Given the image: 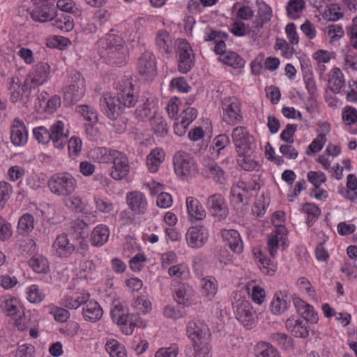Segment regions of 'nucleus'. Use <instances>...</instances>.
I'll return each mask as SVG.
<instances>
[{
  "label": "nucleus",
  "instance_id": "24",
  "mask_svg": "<svg viewBox=\"0 0 357 357\" xmlns=\"http://www.w3.org/2000/svg\"><path fill=\"white\" fill-rule=\"evenodd\" d=\"M185 237L188 245L192 248H199L204 245V236L202 227H190Z\"/></svg>",
  "mask_w": 357,
  "mask_h": 357
},
{
  "label": "nucleus",
  "instance_id": "33",
  "mask_svg": "<svg viewBox=\"0 0 357 357\" xmlns=\"http://www.w3.org/2000/svg\"><path fill=\"white\" fill-rule=\"evenodd\" d=\"M202 294L207 298H211L217 292L218 284L215 278L207 276L202 279Z\"/></svg>",
  "mask_w": 357,
  "mask_h": 357
},
{
  "label": "nucleus",
  "instance_id": "30",
  "mask_svg": "<svg viewBox=\"0 0 357 357\" xmlns=\"http://www.w3.org/2000/svg\"><path fill=\"white\" fill-rule=\"evenodd\" d=\"M71 229L74 231V238L79 241V238H86L90 231L89 225L83 220H75L71 222Z\"/></svg>",
  "mask_w": 357,
  "mask_h": 357
},
{
  "label": "nucleus",
  "instance_id": "51",
  "mask_svg": "<svg viewBox=\"0 0 357 357\" xmlns=\"http://www.w3.org/2000/svg\"><path fill=\"white\" fill-rule=\"evenodd\" d=\"M12 193L11 185L6 182H0V209L3 208Z\"/></svg>",
  "mask_w": 357,
  "mask_h": 357
},
{
  "label": "nucleus",
  "instance_id": "16",
  "mask_svg": "<svg viewBox=\"0 0 357 357\" xmlns=\"http://www.w3.org/2000/svg\"><path fill=\"white\" fill-rule=\"evenodd\" d=\"M127 204L129 208L137 215L144 214L147 210V200L140 192L134 191L127 193Z\"/></svg>",
  "mask_w": 357,
  "mask_h": 357
},
{
  "label": "nucleus",
  "instance_id": "26",
  "mask_svg": "<svg viewBox=\"0 0 357 357\" xmlns=\"http://www.w3.org/2000/svg\"><path fill=\"white\" fill-rule=\"evenodd\" d=\"M186 206L190 217L195 218L197 220H202L206 217V211L197 199L192 197H187Z\"/></svg>",
  "mask_w": 357,
  "mask_h": 357
},
{
  "label": "nucleus",
  "instance_id": "52",
  "mask_svg": "<svg viewBox=\"0 0 357 357\" xmlns=\"http://www.w3.org/2000/svg\"><path fill=\"white\" fill-rule=\"evenodd\" d=\"M38 86L26 79L22 87V97L27 101L31 100L38 92Z\"/></svg>",
  "mask_w": 357,
  "mask_h": 357
},
{
  "label": "nucleus",
  "instance_id": "27",
  "mask_svg": "<svg viewBox=\"0 0 357 357\" xmlns=\"http://www.w3.org/2000/svg\"><path fill=\"white\" fill-rule=\"evenodd\" d=\"M151 130L158 137H163L167 134V124L160 114L153 112V116L150 119Z\"/></svg>",
  "mask_w": 357,
  "mask_h": 357
},
{
  "label": "nucleus",
  "instance_id": "29",
  "mask_svg": "<svg viewBox=\"0 0 357 357\" xmlns=\"http://www.w3.org/2000/svg\"><path fill=\"white\" fill-rule=\"evenodd\" d=\"M254 351L255 357H280L278 350L265 342H258L255 347Z\"/></svg>",
  "mask_w": 357,
  "mask_h": 357
},
{
  "label": "nucleus",
  "instance_id": "31",
  "mask_svg": "<svg viewBox=\"0 0 357 357\" xmlns=\"http://www.w3.org/2000/svg\"><path fill=\"white\" fill-rule=\"evenodd\" d=\"M154 109V104L146 99V101L135 111L134 115L135 118L140 121L150 120L153 116L152 110Z\"/></svg>",
  "mask_w": 357,
  "mask_h": 357
},
{
  "label": "nucleus",
  "instance_id": "18",
  "mask_svg": "<svg viewBox=\"0 0 357 357\" xmlns=\"http://www.w3.org/2000/svg\"><path fill=\"white\" fill-rule=\"evenodd\" d=\"M52 248L56 255L60 257H68L75 250V245L70 243L68 235L65 233L57 236L53 243Z\"/></svg>",
  "mask_w": 357,
  "mask_h": 357
},
{
  "label": "nucleus",
  "instance_id": "44",
  "mask_svg": "<svg viewBox=\"0 0 357 357\" xmlns=\"http://www.w3.org/2000/svg\"><path fill=\"white\" fill-rule=\"evenodd\" d=\"M238 165L245 171H252L257 165V162L252 158L250 152L245 154L238 155Z\"/></svg>",
  "mask_w": 357,
  "mask_h": 357
},
{
  "label": "nucleus",
  "instance_id": "4",
  "mask_svg": "<svg viewBox=\"0 0 357 357\" xmlns=\"http://www.w3.org/2000/svg\"><path fill=\"white\" fill-rule=\"evenodd\" d=\"M48 187L53 194L68 197L75 191L76 180L68 172L56 173L50 177Z\"/></svg>",
  "mask_w": 357,
  "mask_h": 357
},
{
  "label": "nucleus",
  "instance_id": "58",
  "mask_svg": "<svg viewBox=\"0 0 357 357\" xmlns=\"http://www.w3.org/2000/svg\"><path fill=\"white\" fill-rule=\"evenodd\" d=\"M301 316L304 319L303 321L311 324H316L319 320L317 313L314 311L313 307L310 304L304 309L303 312H301Z\"/></svg>",
  "mask_w": 357,
  "mask_h": 357
},
{
  "label": "nucleus",
  "instance_id": "56",
  "mask_svg": "<svg viewBox=\"0 0 357 357\" xmlns=\"http://www.w3.org/2000/svg\"><path fill=\"white\" fill-rule=\"evenodd\" d=\"M342 119L347 125L354 124L357 121V110L352 107H347L342 113Z\"/></svg>",
  "mask_w": 357,
  "mask_h": 357
},
{
  "label": "nucleus",
  "instance_id": "21",
  "mask_svg": "<svg viewBox=\"0 0 357 357\" xmlns=\"http://www.w3.org/2000/svg\"><path fill=\"white\" fill-rule=\"evenodd\" d=\"M291 301V295L281 291L275 293L270 306L272 313L280 314L284 312L289 306Z\"/></svg>",
  "mask_w": 357,
  "mask_h": 357
},
{
  "label": "nucleus",
  "instance_id": "35",
  "mask_svg": "<svg viewBox=\"0 0 357 357\" xmlns=\"http://www.w3.org/2000/svg\"><path fill=\"white\" fill-rule=\"evenodd\" d=\"M329 83L332 84L331 90L335 93H339L341 88L344 84V79L341 70L337 68L333 69V74L329 79Z\"/></svg>",
  "mask_w": 357,
  "mask_h": 357
},
{
  "label": "nucleus",
  "instance_id": "6",
  "mask_svg": "<svg viewBox=\"0 0 357 357\" xmlns=\"http://www.w3.org/2000/svg\"><path fill=\"white\" fill-rule=\"evenodd\" d=\"M63 102L70 106L78 102L85 93V81L79 72L72 76V84L63 89Z\"/></svg>",
  "mask_w": 357,
  "mask_h": 357
},
{
  "label": "nucleus",
  "instance_id": "55",
  "mask_svg": "<svg viewBox=\"0 0 357 357\" xmlns=\"http://www.w3.org/2000/svg\"><path fill=\"white\" fill-rule=\"evenodd\" d=\"M170 86L183 93H187L190 89V86L183 77L172 79L170 82Z\"/></svg>",
  "mask_w": 357,
  "mask_h": 357
},
{
  "label": "nucleus",
  "instance_id": "39",
  "mask_svg": "<svg viewBox=\"0 0 357 357\" xmlns=\"http://www.w3.org/2000/svg\"><path fill=\"white\" fill-rule=\"evenodd\" d=\"M105 348L111 357H126L124 347L115 340L107 342Z\"/></svg>",
  "mask_w": 357,
  "mask_h": 357
},
{
  "label": "nucleus",
  "instance_id": "15",
  "mask_svg": "<svg viewBox=\"0 0 357 357\" xmlns=\"http://www.w3.org/2000/svg\"><path fill=\"white\" fill-rule=\"evenodd\" d=\"M10 139L16 146H24L28 141V131L24 122L15 118L10 126Z\"/></svg>",
  "mask_w": 357,
  "mask_h": 357
},
{
  "label": "nucleus",
  "instance_id": "10",
  "mask_svg": "<svg viewBox=\"0 0 357 357\" xmlns=\"http://www.w3.org/2000/svg\"><path fill=\"white\" fill-rule=\"evenodd\" d=\"M223 120L229 125H235L243 119L240 102L235 98H225L222 101Z\"/></svg>",
  "mask_w": 357,
  "mask_h": 357
},
{
  "label": "nucleus",
  "instance_id": "47",
  "mask_svg": "<svg viewBox=\"0 0 357 357\" xmlns=\"http://www.w3.org/2000/svg\"><path fill=\"white\" fill-rule=\"evenodd\" d=\"M326 135L323 133L319 134L317 138L314 139L307 146L306 154L307 155H311L312 153L321 151L326 142Z\"/></svg>",
  "mask_w": 357,
  "mask_h": 357
},
{
  "label": "nucleus",
  "instance_id": "43",
  "mask_svg": "<svg viewBox=\"0 0 357 357\" xmlns=\"http://www.w3.org/2000/svg\"><path fill=\"white\" fill-rule=\"evenodd\" d=\"M77 112L79 113L86 121L93 123L98 122V114L91 107L87 105H79L77 107Z\"/></svg>",
  "mask_w": 357,
  "mask_h": 357
},
{
  "label": "nucleus",
  "instance_id": "62",
  "mask_svg": "<svg viewBox=\"0 0 357 357\" xmlns=\"http://www.w3.org/2000/svg\"><path fill=\"white\" fill-rule=\"evenodd\" d=\"M34 347L32 344H22L18 347L15 357H33Z\"/></svg>",
  "mask_w": 357,
  "mask_h": 357
},
{
  "label": "nucleus",
  "instance_id": "60",
  "mask_svg": "<svg viewBox=\"0 0 357 357\" xmlns=\"http://www.w3.org/2000/svg\"><path fill=\"white\" fill-rule=\"evenodd\" d=\"M45 298V295L39 291L37 286L32 285L29 288L28 300L32 303H40Z\"/></svg>",
  "mask_w": 357,
  "mask_h": 357
},
{
  "label": "nucleus",
  "instance_id": "12",
  "mask_svg": "<svg viewBox=\"0 0 357 357\" xmlns=\"http://www.w3.org/2000/svg\"><path fill=\"white\" fill-rule=\"evenodd\" d=\"M178 50L179 53L178 70L182 73H187L194 66V60L190 56L192 48L188 41L183 39L178 42Z\"/></svg>",
  "mask_w": 357,
  "mask_h": 357
},
{
  "label": "nucleus",
  "instance_id": "34",
  "mask_svg": "<svg viewBox=\"0 0 357 357\" xmlns=\"http://www.w3.org/2000/svg\"><path fill=\"white\" fill-rule=\"evenodd\" d=\"M34 227V218L29 213L24 214L18 221L17 229L20 234L31 232Z\"/></svg>",
  "mask_w": 357,
  "mask_h": 357
},
{
  "label": "nucleus",
  "instance_id": "53",
  "mask_svg": "<svg viewBox=\"0 0 357 357\" xmlns=\"http://www.w3.org/2000/svg\"><path fill=\"white\" fill-rule=\"evenodd\" d=\"M297 130V126L294 124H287L285 129L280 134V139L289 144L294 142V135Z\"/></svg>",
  "mask_w": 357,
  "mask_h": 357
},
{
  "label": "nucleus",
  "instance_id": "45",
  "mask_svg": "<svg viewBox=\"0 0 357 357\" xmlns=\"http://www.w3.org/2000/svg\"><path fill=\"white\" fill-rule=\"evenodd\" d=\"M94 152L98 155L97 159L99 162L108 163L113 162L115 156L114 152L119 151L106 148H98L94 150Z\"/></svg>",
  "mask_w": 357,
  "mask_h": 357
},
{
  "label": "nucleus",
  "instance_id": "46",
  "mask_svg": "<svg viewBox=\"0 0 357 357\" xmlns=\"http://www.w3.org/2000/svg\"><path fill=\"white\" fill-rule=\"evenodd\" d=\"M111 316L114 322L118 325H123L127 323L128 315L125 312L121 306L116 305L111 311Z\"/></svg>",
  "mask_w": 357,
  "mask_h": 357
},
{
  "label": "nucleus",
  "instance_id": "57",
  "mask_svg": "<svg viewBox=\"0 0 357 357\" xmlns=\"http://www.w3.org/2000/svg\"><path fill=\"white\" fill-rule=\"evenodd\" d=\"M168 40V33L165 30L160 31L155 38L157 45L165 52H169V45L167 44Z\"/></svg>",
  "mask_w": 357,
  "mask_h": 357
},
{
  "label": "nucleus",
  "instance_id": "13",
  "mask_svg": "<svg viewBox=\"0 0 357 357\" xmlns=\"http://www.w3.org/2000/svg\"><path fill=\"white\" fill-rule=\"evenodd\" d=\"M187 335L193 341V344H203V341L210 336L208 326L202 322L191 321L187 326Z\"/></svg>",
  "mask_w": 357,
  "mask_h": 357
},
{
  "label": "nucleus",
  "instance_id": "20",
  "mask_svg": "<svg viewBox=\"0 0 357 357\" xmlns=\"http://www.w3.org/2000/svg\"><path fill=\"white\" fill-rule=\"evenodd\" d=\"M222 236L227 243V245L237 254H240L243 250V245L238 231L234 229H223Z\"/></svg>",
  "mask_w": 357,
  "mask_h": 357
},
{
  "label": "nucleus",
  "instance_id": "59",
  "mask_svg": "<svg viewBox=\"0 0 357 357\" xmlns=\"http://www.w3.org/2000/svg\"><path fill=\"white\" fill-rule=\"evenodd\" d=\"M12 235L11 226L0 216V240L4 241Z\"/></svg>",
  "mask_w": 357,
  "mask_h": 357
},
{
  "label": "nucleus",
  "instance_id": "5",
  "mask_svg": "<svg viewBox=\"0 0 357 357\" xmlns=\"http://www.w3.org/2000/svg\"><path fill=\"white\" fill-rule=\"evenodd\" d=\"M173 164L176 174L183 179H188L197 173V163L188 153L176 152L173 158Z\"/></svg>",
  "mask_w": 357,
  "mask_h": 357
},
{
  "label": "nucleus",
  "instance_id": "42",
  "mask_svg": "<svg viewBox=\"0 0 357 357\" xmlns=\"http://www.w3.org/2000/svg\"><path fill=\"white\" fill-rule=\"evenodd\" d=\"M89 299V294H83L76 298L68 297L62 300L61 304L69 309H77L82 304H84Z\"/></svg>",
  "mask_w": 357,
  "mask_h": 357
},
{
  "label": "nucleus",
  "instance_id": "64",
  "mask_svg": "<svg viewBox=\"0 0 357 357\" xmlns=\"http://www.w3.org/2000/svg\"><path fill=\"white\" fill-rule=\"evenodd\" d=\"M194 346V350H195V354L194 357H211V346L205 342V344L199 347L198 344H193Z\"/></svg>",
  "mask_w": 357,
  "mask_h": 357
},
{
  "label": "nucleus",
  "instance_id": "17",
  "mask_svg": "<svg viewBox=\"0 0 357 357\" xmlns=\"http://www.w3.org/2000/svg\"><path fill=\"white\" fill-rule=\"evenodd\" d=\"M50 72V65L47 62L41 61L33 67V71L30 73L26 79H29V82L38 86L47 80Z\"/></svg>",
  "mask_w": 357,
  "mask_h": 357
},
{
  "label": "nucleus",
  "instance_id": "54",
  "mask_svg": "<svg viewBox=\"0 0 357 357\" xmlns=\"http://www.w3.org/2000/svg\"><path fill=\"white\" fill-rule=\"evenodd\" d=\"M197 116V112L195 108L187 107L179 116L181 121L184 122L185 125H190Z\"/></svg>",
  "mask_w": 357,
  "mask_h": 357
},
{
  "label": "nucleus",
  "instance_id": "2",
  "mask_svg": "<svg viewBox=\"0 0 357 357\" xmlns=\"http://www.w3.org/2000/svg\"><path fill=\"white\" fill-rule=\"evenodd\" d=\"M100 54L114 64H122L126 51L123 38L116 34L107 33L105 38L99 40Z\"/></svg>",
  "mask_w": 357,
  "mask_h": 357
},
{
  "label": "nucleus",
  "instance_id": "25",
  "mask_svg": "<svg viewBox=\"0 0 357 357\" xmlns=\"http://www.w3.org/2000/svg\"><path fill=\"white\" fill-rule=\"evenodd\" d=\"M109 231L108 227L104 225L96 227L91 234V245L96 247L102 246L108 240Z\"/></svg>",
  "mask_w": 357,
  "mask_h": 357
},
{
  "label": "nucleus",
  "instance_id": "19",
  "mask_svg": "<svg viewBox=\"0 0 357 357\" xmlns=\"http://www.w3.org/2000/svg\"><path fill=\"white\" fill-rule=\"evenodd\" d=\"M252 310L251 304L247 301H241L237 305L236 318L248 328H251L255 323V314Z\"/></svg>",
  "mask_w": 357,
  "mask_h": 357
},
{
  "label": "nucleus",
  "instance_id": "63",
  "mask_svg": "<svg viewBox=\"0 0 357 357\" xmlns=\"http://www.w3.org/2000/svg\"><path fill=\"white\" fill-rule=\"evenodd\" d=\"M51 314L54 316L56 321L61 323L66 321L70 317L69 312L62 307H55L52 310Z\"/></svg>",
  "mask_w": 357,
  "mask_h": 357
},
{
  "label": "nucleus",
  "instance_id": "41",
  "mask_svg": "<svg viewBox=\"0 0 357 357\" xmlns=\"http://www.w3.org/2000/svg\"><path fill=\"white\" fill-rule=\"evenodd\" d=\"M206 172L219 183H223L225 180L224 171L213 161H211L206 166Z\"/></svg>",
  "mask_w": 357,
  "mask_h": 357
},
{
  "label": "nucleus",
  "instance_id": "7",
  "mask_svg": "<svg viewBox=\"0 0 357 357\" xmlns=\"http://www.w3.org/2000/svg\"><path fill=\"white\" fill-rule=\"evenodd\" d=\"M231 138L238 155L252 152L255 148V138L245 127L235 128L232 131Z\"/></svg>",
  "mask_w": 357,
  "mask_h": 357
},
{
  "label": "nucleus",
  "instance_id": "23",
  "mask_svg": "<svg viewBox=\"0 0 357 357\" xmlns=\"http://www.w3.org/2000/svg\"><path fill=\"white\" fill-rule=\"evenodd\" d=\"M193 289L188 284H180L175 289V301L179 305L188 307L191 304Z\"/></svg>",
  "mask_w": 357,
  "mask_h": 357
},
{
  "label": "nucleus",
  "instance_id": "50",
  "mask_svg": "<svg viewBox=\"0 0 357 357\" xmlns=\"http://www.w3.org/2000/svg\"><path fill=\"white\" fill-rule=\"evenodd\" d=\"M307 180L315 189H319L321 184L326 182V176L323 172L310 171L307 173Z\"/></svg>",
  "mask_w": 357,
  "mask_h": 357
},
{
  "label": "nucleus",
  "instance_id": "22",
  "mask_svg": "<svg viewBox=\"0 0 357 357\" xmlns=\"http://www.w3.org/2000/svg\"><path fill=\"white\" fill-rule=\"evenodd\" d=\"M102 314V309L96 301L88 300L84 303L82 314L85 320L95 323L100 319Z\"/></svg>",
  "mask_w": 357,
  "mask_h": 357
},
{
  "label": "nucleus",
  "instance_id": "8",
  "mask_svg": "<svg viewBox=\"0 0 357 357\" xmlns=\"http://www.w3.org/2000/svg\"><path fill=\"white\" fill-rule=\"evenodd\" d=\"M206 207L211 215L219 221L225 220L229 215V208L223 195L215 193L206 200Z\"/></svg>",
  "mask_w": 357,
  "mask_h": 357
},
{
  "label": "nucleus",
  "instance_id": "61",
  "mask_svg": "<svg viewBox=\"0 0 357 357\" xmlns=\"http://www.w3.org/2000/svg\"><path fill=\"white\" fill-rule=\"evenodd\" d=\"M328 34L331 36V42L337 40L344 35V31L340 25L331 24L327 26Z\"/></svg>",
  "mask_w": 357,
  "mask_h": 357
},
{
  "label": "nucleus",
  "instance_id": "48",
  "mask_svg": "<svg viewBox=\"0 0 357 357\" xmlns=\"http://www.w3.org/2000/svg\"><path fill=\"white\" fill-rule=\"evenodd\" d=\"M291 333L294 336L301 338H305L308 336V322L303 320H296L294 329H291Z\"/></svg>",
  "mask_w": 357,
  "mask_h": 357
},
{
  "label": "nucleus",
  "instance_id": "32",
  "mask_svg": "<svg viewBox=\"0 0 357 357\" xmlns=\"http://www.w3.org/2000/svg\"><path fill=\"white\" fill-rule=\"evenodd\" d=\"M29 265L37 273H46L49 271L47 259L42 255H34L29 261Z\"/></svg>",
  "mask_w": 357,
  "mask_h": 357
},
{
  "label": "nucleus",
  "instance_id": "3",
  "mask_svg": "<svg viewBox=\"0 0 357 357\" xmlns=\"http://www.w3.org/2000/svg\"><path fill=\"white\" fill-rule=\"evenodd\" d=\"M63 123L59 121L50 130L44 126L34 128L33 134L39 143L47 144L52 140L56 148L62 149L68 142V135L63 133Z\"/></svg>",
  "mask_w": 357,
  "mask_h": 357
},
{
  "label": "nucleus",
  "instance_id": "49",
  "mask_svg": "<svg viewBox=\"0 0 357 357\" xmlns=\"http://www.w3.org/2000/svg\"><path fill=\"white\" fill-rule=\"evenodd\" d=\"M304 7V0H289L286 6L287 15L291 18H294V13L301 12Z\"/></svg>",
  "mask_w": 357,
  "mask_h": 357
},
{
  "label": "nucleus",
  "instance_id": "1",
  "mask_svg": "<svg viewBox=\"0 0 357 357\" xmlns=\"http://www.w3.org/2000/svg\"><path fill=\"white\" fill-rule=\"evenodd\" d=\"M138 89L129 79L122 81L120 92L116 96L100 99V105L104 114L111 120H116L126 107H131L138 102Z\"/></svg>",
  "mask_w": 357,
  "mask_h": 357
},
{
  "label": "nucleus",
  "instance_id": "28",
  "mask_svg": "<svg viewBox=\"0 0 357 357\" xmlns=\"http://www.w3.org/2000/svg\"><path fill=\"white\" fill-rule=\"evenodd\" d=\"M164 158L165 154L162 149L156 148L152 150L146 158V165L149 171L152 173L156 172Z\"/></svg>",
  "mask_w": 357,
  "mask_h": 357
},
{
  "label": "nucleus",
  "instance_id": "36",
  "mask_svg": "<svg viewBox=\"0 0 357 357\" xmlns=\"http://www.w3.org/2000/svg\"><path fill=\"white\" fill-rule=\"evenodd\" d=\"M241 185H237L231 188V194L232 196V202L236 205H248L250 199L249 191L248 190H244L243 192H241Z\"/></svg>",
  "mask_w": 357,
  "mask_h": 357
},
{
  "label": "nucleus",
  "instance_id": "11",
  "mask_svg": "<svg viewBox=\"0 0 357 357\" xmlns=\"http://www.w3.org/2000/svg\"><path fill=\"white\" fill-rule=\"evenodd\" d=\"M114 153L115 156L109 174L114 180L121 181L129 174V160L127 155L122 152H114Z\"/></svg>",
  "mask_w": 357,
  "mask_h": 357
},
{
  "label": "nucleus",
  "instance_id": "37",
  "mask_svg": "<svg viewBox=\"0 0 357 357\" xmlns=\"http://www.w3.org/2000/svg\"><path fill=\"white\" fill-rule=\"evenodd\" d=\"M221 61L233 68H243L245 61L236 52L229 51L220 59Z\"/></svg>",
  "mask_w": 357,
  "mask_h": 357
},
{
  "label": "nucleus",
  "instance_id": "38",
  "mask_svg": "<svg viewBox=\"0 0 357 357\" xmlns=\"http://www.w3.org/2000/svg\"><path fill=\"white\" fill-rule=\"evenodd\" d=\"M52 25L63 32H68L74 27L73 18L70 15H62L60 17H56Z\"/></svg>",
  "mask_w": 357,
  "mask_h": 357
},
{
  "label": "nucleus",
  "instance_id": "40",
  "mask_svg": "<svg viewBox=\"0 0 357 357\" xmlns=\"http://www.w3.org/2000/svg\"><path fill=\"white\" fill-rule=\"evenodd\" d=\"M271 338L273 342L282 349L287 350L293 348L292 339L288 335L282 333H273Z\"/></svg>",
  "mask_w": 357,
  "mask_h": 357
},
{
  "label": "nucleus",
  "instance_id": "9",
  "mask_svg": "<svg viewBox=\"0 0 357 357\" xmlns=\"http://www.w3.org/2000/svg\"><path fill=\"white\" fill-rule=\"evenodd\" d=\"M139 75L146 81L152 80L157 75L156 59L153 53L145 52L137 61Z\"/></svg>",
  "mask_w": 357,
  "mask_h": 357
},
{
  "label": "nucleus",
  "instance_id": "14",
  "mask_svg": "<svg viewBox=\"0 0 357 357\" xmlns=\"http://www.w3.org/2000/svg\"><path fill=\"white\" fill-rule=\"evenodd\" d=\"M43 2L40 6L36 7L31 13L32 19L40 22H46L54 20L57 16L54 5L48 1H43Z\"/></svg>",
  "mask_w": 357,
  "mask_h": 357
}]
</instances>
